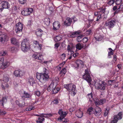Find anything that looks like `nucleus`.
I'll use <instances>...</instances> for the list:
<instances>
[{
  "label": "nucleus",
  "mask_w": 123,
  "mask_h": 123,
  "mask_svg": "<svg viewBox=\"0 0 123 123\" xmlns=\"http://www.w3.org/2000/svg\"><path fill=\"white\" fill-rule=\"evenodd\" d=\"M82 78L83 79L86 81L90 85H92L95 86L97 89H100L102 91H104L105 89L106 85L105 83L102 81H99L98 82L97 80H95L93 81L92 84L91 83L92 79L88 68H87L85 70V73L83 75Z\"/></svg>",
  "instance_id": "nucleus-1"
},
{
  "label": "nucleus",
  "mask_w": 123,
  "mask_h": 123,
  "mask_svg": "<svg viewBox=\"0 0 123 123\" xmlns=\"http://www.w3.org/2000/svg\"><path fill=\"white\" fill-rule=\"evenodd\" d=\"M64 86L67 91L70 90V92L71 95L74 96L76 94V93L75 92L76 89L75 85L73 84H64Z\"/></svg>",
  "instance_id": "nucleus-2"
},
{
  "label": "nucleus",
  "mask_w": 123,
  "mask_h": 123,
  "mask_svg": "<svg viewBox=\"0 0 123 123\" xmlns=\"http://www.w3.org/2000/svg\"><path fill=\"white\" fill-rule=\"evenodd\" d=\"M30 48L29 41L27 39L23 40L21 43V48L24 52L27 51Z\"/></svg>",
  "instance_id": "nucleus-3"
},
{
  "label": "nucleus",
  "mask_w": 123,
  "mask_h": 123,
  "mask_svg": "<svg viewBox=\"0 0 123 123\" xmlns=\"http://www.w3.org/2000/svg\"><path fill=\"white\" fill-rule=\"evenodd\" d=\"M36 77L40 82L43 83H45L49 79V76L40 74V75H37Z\"/></svg>",
  "instance_id": "nucleus-4"
},
{
  "label": "nucleus",
  "mask_w": 123,
  "mask_h": 123,
  "mask_svg": "<svg viewBox=\"0 0 123 123\" xmlns=\"http://www.w3.org/2000/svg\"><path fill=\"white\" fill-rule=\"evenodd\" d=\"M122 112H120L117 115L114 116L111 119L110 123H117L118 120L122 119Z\"/></svg>",
  "instance_id": "nucleus-5"
},
{
  "label": "nucleus",
  "mask_w": 123,
  "mask_h": 123,
  "mask_svg": "<svg viewBox=\"0 0 123 123\" xmlns=\"http://www.w3.org/2000/svg\"><path fill=\"white\" fill-rule=\"evenodd\" d=\"M116 23V21L114 20H109L105 21V26H108V28L111 30L115 26Z\"/></svg>",
  "instance_id": "nucleus-6"
},
{
  "label": "nucleus",
  "mask_w": 123,
  "mask_h": 123,
  "mask_svg": "<svg viewBox=\"0 0 123 123\" xmlns=\"http://www.w3.org/2000/svg\"><path fill=\"white\" fill-rule=\"evenodd\" d=\"M9 78L7 76H4L3 79L2 84L1 85V86L3 89L5 90L6 88H8L9 85L7 82L9 80Z\"/></svg>",
  "instance_id": "nucleus-7"
},
{
  "label": "nucleus",
  "mask_w": 123,
  "mask_h": 123,
  "mask_svg": "<svg viewBox=\"0 0 123 123\" xmlns=\"http://www.w3.org/2000/svg\"><path fill=\"white\" fill-rule=\"evenodd\" d=\"M32 57L35 59L39 60L38 61L41 63L42 62L43 59V56L39 53H35L32 55Z\"/></svg>",
  "instance_id": "nucleus-8"
},
{
  "label": "nucleus",
  "mask_w": 123,
  "mask_h": 123,
  "mask_svg": "<svg viewBox=\"0 0 123 123\" xmlns=\"http://www.w3.org/2000/svg\"><path fill=\"white\" fill-rule=\"evenodd\" d=\"M49 116L51 117L52 116L51 114H41L42 116L39 117L37 121V123H41L44 121L45 119L43 117H46L45 116Z\"/></svg>",
  "instance_id": "nucleus-9"
},
{
  "label": "nucleus",
  "mask_w": 123,
  "mask_h": 123,
  "mask_svg": "<svg viewBox=\"0 0 123 123\" xmlns=\"http://www.w3.org/2000/svg\"><path fill=\"white\" fill-rule=\"evenodd\" d=\"M23 25L19 22L16 24L15 31L16 33H19L22 31Z\"/></svg>",
  "instance_id": "nucleus-10"
},
{
  "label": "nucleus",
  "mask_w": 123,
  "mask_h": 123,
  "mask_svg": "<svg viewBox=\"0 0 123 123\" xmlns=\"http://www.w3.org/2000/svg\"><path fill=\"white\" fill-rule=\"evenodd\" d=\"M33 11V9L32 8H25L24 10L22 11V14L24 16L28 15L32 12Z\"/></svg>",
  "instance_id": "nucleus-11"
},
{
  "label": "nucleus",
  "mask_w": 123,
  "mask_h": 123,
  "mask_svg": "<svg viewBox=\"0 0 123 123\" xmlns=\"http://www.w3.org/2000/svg\"><path fill=\"white\" fill-rule=\"evenodd\" d=\"M95 100H94V102L95 105L97 106L99 105L105 103L106 101V99L105 98L101 99L99 101L97 98H95Z\"/></svg>",
  "instance_id": "nucleus-12"
},
{
  "label": "nucleus",
  "mask_w": 123,
  "mask_h": 123,
  "mask_svg": "<svg viewBox=\"0 0 123 123\" xmlns=\"http://www.w3.org/2000/svg\"><path fill=\"white\" fill-rule=\"evenodd\" d=\"M0 62L2 63V66L0 67V68L4 69L7 68L9 65V63L7 61H6L5 62H4V58L2 57H0Z\"/></svg>",
  "instance_id": "nucleus-13"
},
{
  "label": "nucleus",
  "mask_w": 123,
  "mask_h": 123,
  "mask_svg": "<svg viewBox=\"0 0 123 123\" xmlns=\"http://www.w3.org/2000/svg\"><path fill=\"white\" fill-rule=\"evenodd\" d=\"M73 19L69 17H67L64 21V24L66 26H70L72 22Z\"/></svg>",
  "instance_id": "nucleus-14"
},
{
  "label": "nucleus",
  "mask_w": 123,
  "mask_h": 123,
  "mask_svg": "<svg viewBox=\"0 0 123 123\" xmlns=\"http://www.w3.org/2000/svg\"><path fill=\"white\" fill-rule=\"evenodd\" d=\"M83 62L80 59L76 60L74 64V67L77 69L79 68L80 65H83Z\"/></svg>",
  "instance_id": "nucleus-15"
},
{
  "label": "nucleus",
  "mask_w": 123,
  "mask_h": 123,
  "mask_svg": "<svg viewBox=\"0 0 123 123\" xmlns=\"http://www.w3.org/2000/svg\"><path fill=\"white\" fill-rule=\"evenodd\" d=\"M25 100L23 98H21L18 99V100H16V103L17 105L19 106L23 107L24 106L25 104Z\"/></svg>",
  "instance_id": "nucleus-16"
},
{
  "label": "nucleus",
  "mask_w": 123,
  "mask_h": 123,
  "mask_svg": "<svg viewBox=\"0 0 123 123\" xmlns=\"http://www.w3.org/2000/svg\"><path fill=\"white\" fill-rule=\"evenodd\" d=\"M61 26L60 23L57 21H55L53 23V29L55 31H56L58 30Z\"/></svg>",
  "instance_id": "nucleus-17"
},
{
  "label": "nucleus",
  "mask_w": 123,
  "mask_h": 123,
  "mask_svg": "<svg viewBox=\"0 0 123 123\" xmlns=\"http://www.w3.org/2000/svg\"><path fill=\"white\" fill-rule=\"evenodd\" d=\"M14 75L16 77H20L22 76L24 74L23 72L20 70H15L13 73Z\"/></svg>",
  "instance_id": "nucleus-18"
},
{
  "label": "nucleus",
  "mask_w": 123,
  "mask_h": 123,
  "mask_svg": "<svg viewBox=\"0 0 123 123\" xmlns=\"http://www.w3.org/2000/svg\"><path fill=\"white\" fill-rule=\"evenodd\" d=\"M95 112L94 113L95 116L98 117L100 116L101 113V111L100 108L97 107L95 109Z\"/></svg>",
  "instance_id": "nucleus-19"
},
{
  "label": "nucleus",
  "mask_w": 123,
  "mask_h": 123,
  "mask_svg": "<svg viewBox=\"0 0 123 123\" xmlns=\"http://www.w3.org/2000/svg\"><path fill=\"white\" fill-rule=\"evenodd\" d=\"M1 4L3 8H8L10 7V5L6 1H2Z\"/></svg>",
  "instance_id": "nucleus-20"
},
{
  "label": "nucleus",
  "mask_w": 123,
  "mask_h": 123,
  "mask_svg": "<svg viewBox=\"0 0 123 123\" xmlns=\"http://www.w3.org/2000/svg\"><path fill=\"white\" fill-rule=\"evenodd\" d=\"M58 113L60 115V116L58 119H61V118H64L66 116L67 114L66 112L63 111L62 109L59 110L58 112Z\"/></svg>",
  "instance_id": "nucleus-21"
},
{
  "label": "nucleus",
  "mask_w": 123,
  "mask_h": 123,
  "mask_svg": "<svg viewBox=\"0 0 123 123\" xmlns=\"http://www.w3.org/2000/svg\"><path fill=\"white\" fill-rule=\"evenodd\" d=\"M1 32L0 31V42L3 43H4L5 42H6L7 40V37L4 34H1Z\"/></svg>",
  "instance_id": "nucleus-22"
},
{
  "label": "nucleus",
  "mask_w": 123,
  "mask_h": 123,
  "mask_svg": "<svg viewBox=\"0 0 123 123\" xmlns=\"http://www.w3.org/2000/svg\"><path fill=\"white\" fill-rule=\"evenodd\" d=\"M56 84H54L52 82L47 88V90L48 92L52 90L54 88H55L56 86Z\"/></svg>",
  "instance_id": "nucleus-23"
},
{
  "label": "nucleus",
  "mask_w": 123,
  "mask_h": 123,
  "mask_svg": "<svg viewBox=\"0 0 123 123\" xmlns=\"http://www.w3.org/2000/svg\"><path fill=\"white\" fill-rule=\"evenodd\" d=\"M49 70L47 69L46 68H44L43 69L42 73H40V74L47 76H49Z\"/></svg>",
  "instance_id": "nucleus-24"
},
{
  "label": "nucleus",
  "mask_w": 123,
  "mask_h": 123,
  "mask_svg": "<svg viewBox=\"0 0 123 123\" xmlns=\"http://www.w3.org/2000/svg\"><path fill=\"white\" fill-rule=\"evenodd\" d=\"M11 43L13 44L19 46V43L17 42V40L15 38H12L11 39Z\"/></svg>",
  "instance_id": "nucleus-25"
},
{
  "label": "nucleus",
  "mask_w": 123,
  "mask_h": 123,
  "mask_svg": "<svg viewBox=\"0 0 123 123\" xmlns=\"http://www.w3.org/2000/svg\"><path fill=\"white\" fill-rule=\"evenodd\" d=\"M84 45L82 43H78L76 45V47L77 49L80 50L82 48H83Z\"/></svg>",
  "instance_id": "nucleus-26"
},
{
  "label": "nucleus",
  "mask_w": 123,
  "mask_h": 123,
  "mask_svg": "<svg viewBox=\"0 0 123 123\" xmlns=\"http://www.w3.org/2000/svg\"><path fill=\"white\" fill-rule=\"evenodd\" d=\"M83 113L82 111L79 110L76 112V116L79 118H81L82 116Z\"/></svg>",
  "instance_id": "nucleus-27"
},
{
  "label": "nucleus",
  "mask_w": 123,
  "mask_h": 123,
  "mask_svg": "<svg viewBox=\"0 0 123 123\" xmlns=\"http://www.w3.org/2000/svg\"><path fill=\"white\" fill-rule=\"evenodd\" d=\"M43 31L41 29H39L36 32L37 36L38 37H41L43 33Z\"/></svg>",
  "instance_id": "nucleus-28"
},
{
  "label": "nucleus",
  "mask_w": 123,
  "mask_h": 123,
  "mask_svg": "<svg viewBox=\"0 0 123 123\" xmlns=\"http://www.w3.org/2000/svg\"><path fill=\"white\" fill-rule=\"evenodd\" d=\"M108 49L110 51L108 52V56L109 58H110L111 57V55H113L114 54V51L111 48H109Z\"/></svg>",
  "instance_id": "nucleus-29"
},
{
  "label": "nucleus",
  "mask_w": 123,
  "mask_h": 123,
  "mask_svg": "<svg viewBox=\"0 0 123 123\" xmlns=\"http://www.w3.org/2000/svg\"><path fill=\"white\" fill-rule=\"evenodd\" d=\"M60 90V89L59 88L57 87L56 86L54 88V89L52 91V93L53 94H56Z\"/></svg>",
  "instance_id": "nucleus-30"
},
{
  "label": "nucleus",
  "mask_w": 123,
  "mask_h": 123,
  "mask_svg": "<svg viewBox=\"0 0 123 123\" xmlns=\"http://www.w3.org/2000/svg\"><path fill=\"white\" fill-rule=\"evenodd\" d=\"M87 96L88 97L89 100L91 102H92L93 101H94V100H95V98L94 99L93 98V94L92 92L88 94L87 95Z\"/></svg>",
  "instance_id": "nucleus-31"
},
{
  "label": "nucleus",
  "mask_w": 123,
  "mask_h": 123,
  "mask_svg": "<svg viewBox=\"0 0 123 123\" xmlns=\"http://www.w3.org/2000/svg\"><path fill=\"white\" fill-rule=\"evenodd\" d=\"M67 72L66 69L65 68H63L60 73V74L61 76H63Z\"/></svg>",
  "instance_id": "nucleus-32"
},
{
  "label": "nucleus",
  "mask_w": 123,
  "mask_h": 123,
  "mask_svg": "<svg viewBox=\"0 0 123 123\" xmlns=\"http://www.w3.org/2000/svg\"><path fill=\"white\" fill-rule=\"evenodd\" d=\"M28 82L31 86H33V84L35 83L34 79L32 77H30L29 78Z\"/></svg>",
  "instance_id": "nucleus-33"
},
{
  "label": "nucleus",
  "mask_w": 123,
  "mask_h": 123,
  "mask_svg": "<svg viewBox=\"0 0 123 123\" xmlns=\"http://www.w3.org/2000/svg\"><path fill=\"white\" fill-rule=\"evenodd\" d=\"M43 21L46 25H49L50 23V19L48 18H46L43 20Z\"/></svg>",
  "instance_id": "nucleus-34"
},
{
  "label": "nucleus",
  "mask_w": 123,
  "mask_h": 123,
  "mask_svg": "<svg viewBox=\"0 0 123 123\" xmlns=\"http://www.w3.org/2000/svg\"><path fill=\"white\" fill-rule=\"evenodd\" d=\"M106 9V8L104 6H102L99 9L100 10V11L99 12L101 13V14L104 13Z\"/></svg>",
  "instance_id": "nucleus-35"
},
{
  "label": "nucleus",
  "mask_w": 123,
  "mask_h": 123,
  "mask_svg": "<svg viewBox=\"0 0 123 123\" xmlns=\"http://www.w3.org/2000/svg\"><path fill=\"white\" fill-rule=\"evenodd\" d=\"M58 119V120H60V122H62L63 123H67L69 121L68 120L67 118H61V119Z\"/></svg>",
  "instance_id": "nucleus-36"
},
{
  "label": "nucleus",
  "mask_w": 123,
  "mask_h": 123,
  "mask_svg": "<svg viewBox=\"0 0 123 123\" xmlns=\"http://www.w3.org/2000/svg\"><path fill=\"white\" fill-rule=\"evenodd\" d=\"M62 38L60 36H56L54 38V40L55 42H57L59 41Z\"/></svg>",
  "instance_id": "nucleus-37"
},
{
  "label": "nucleus",
  "mask_w": 123,
  "mask_h": 123,
  "mask_svg": "<svg viewBox=\"0 0 123 123\" xmlns=\"http://www.w3.org/2000/svg\"><path fill=\"white\" fill-rule=\"evenodd\" d=\"M7 101V99L5 97H3L2 100H0V103L1 104L0 105L3 106V104L5 103Z\"/></svg>",
  "instance_id": "nucleus-38"
},
{
  "label": "nucleus",
  "mask_w": 123,
  "mask_h": 123,
  "mask_svg": "<svg viewBox=\"0 0 123 123\" xmlns=\"http://www.w3.org/2000/svg\"><path fill=\"white\" fill-rule=\"evenodd\" d=\"M59 80V78L57 77H55L53 79L52 82H53L54 84H56H56L58 83Z\"/></svg>",
  "instance_id": "nucleus-39"
},
{
  "label": "nucleus",
  "mask_w": 123,
  "mask_h": 123,
  "mask_svg": "<svg viewBox=\"0 0 123 123\" xmlns=\"http://www.w3.org/2000/svg\"><path fill=\"white\" fill-rule=\"evenodd\" d=\"M23 96L25 98H30L31 97V95L28 93L24 92Z\"/></svg>",
  "instance_id": "nucleus-40"
},
{
  "label": "nucleus",
  "mask_w": 123,
  "mask_h": 123,
  "mask_svg": "<svg viewBox=\"0 0 123 123\" xmlns=\"http://www.w3.org/2000/svg\"><path fill=\"white\" fill-rule=\"evenodd\" d=\"M35 108V107L31 106L27 108L26 109V110L28 111H30L34 109Z\"/></svg>",
  "instance_id": "nucleus-41"
},
{
  "label": "nucleus",
  "mask_w": 123,
  "mask_h": 123,
  "mask_svg": "<svg viewBox=\"0 0 123 123\" xmlns=\"http://www.w3.org/2000/svg\"><path fill=\"white\" fill-rule=\"evenodd\" d=\"M83 36L82 35L78 36L77 38V40L78 42L81 41L82 40Z\"/></svg>",
  "instance_id": "nucleus-42"
},
{
  "label": "nucleus",
  "mask_w": 123,
  "mask_h": 123,
  "mask_svg": "<svg viewBox=\"0 0 123 123\" xmlns=\"http://www.w3.org/2000/svg\"><path fill=\"white\" fill-rule=\"evenodd\" d=\"M93 108L92 107L89 108L87 110V112L89 115H90L91 114V113L93 111Z\"/></svg>",
  "instance_id": "nucleus-43"
},
{
  "label": "nucleus",
  "mask_w": 123,
  "mask_h": 123,
  "mask_svg": "<svg viewBox=\"0 0 123 123\" xmlns=\"http://www.w3.org/2000/svg\"><path fill=\"white\" fill-rule=\"evenodd\" d=\"M114 2L115 1L114 0H109L107 3V4L111 6L114 3Z\"/></svg>",
  "instance_id": "nucleus-44"
},
{
  "label": "nucleus",
  "mask_w": 123,
  "mask_h": 123,
  "mask_svg": "<svg viewBox=\"0 0 123 123\" xmlns=\"http://www.w3.org/2000/svg\"><path fill=\"white\" fill-rule=\"evenodd\" d=\"M95 38L97 41H100L102 40V37L101 36H99L98 37H95Z\"/></svg>",
  "instance_id": "nucleus-45"
},
{
  "label": "nucleus",
  "mask_w": 123,
  "mask_h": 123,
  "mask_svg": "<svg viewBox=\"0 0 123 123\" xmlns=\"http://www.w3.org/2000/svg\"><path fill=\"white\" fill-rule=\"evenodd\" d=\"M66 57V55L65 54L63 53L62 54L61 56V59L62 60H64L65 58Z\"/></svg>",
  "instance_id": "nucleus-46"
},
{
  "label": "nucleus",
  "mask_w": 123,
  "mask_h": 123,
  "mask_svg": "<svg viewBox=\"0 0 123 123\" xmlns=\"http://www.w3.org/2000/svg\"><path fill=\"white\" fill-rule=\"evenodd\" d=\"M117 58L116 55H113V62L115 63L117 61Z\"/></svg>",
  "instance_id": "nucleus-47"
},
{
  "label": "nucleus",
  "mask_w": 123,
  "mask_h": 123,
  "mask_svg": "<svg viewBox=\"0 0 123 123\" xmlns=\"http://www.w3.org/2000/svg\"><path fill=\"white\" fill-rule=\"evenodd\" d=\"M27 0H19V2L21 4H24L26 3Z\"/></svg>",
  "instance_id": "nucleus-48"
},
{
  "label": "nucleus",
  "mask_w": 123,
  "mask_h": 123,
  "mask_svg": "<svg viewBox=\"0 0 123 123\" xmlns=\"http://www.w3.org/2000/svg\"><path fill=\"white\" fill-rule=\"evenodd\" d=\"M122 2V0H117L116 1V4L117 5H119Z\"/></svg>",
  "instance_id": "nucleus-49"
},
{
  "label": "nucleus",
  "mask_w": 123,
  "mask_h": 123,
  "mask_svg": "<svg viewBox=\"0 0 123 123\" xmlns=\"http://www.w3.org/2000/svg\"><path fill=\"white\" fill-rule=\"evenodd\" d=\"M92 33V31L91 29H89L87 30L86 31V33L88 35H90Z\"/></svg>",
  "instance_id": "nucleus-50"
},
{
  "label": "nucleus",
  "mask_w": 123,
  "mask_h": 123,
  "mask_svg": "<svg viewBox=\"0 0 123 123\" xmlns=\"http://www.w3.org/2000/svg\"><path fill=\"white\" fill-rule=\"evenodd\" d=\"M109 112L108 110H107V109H106V110H105V112L104 114V116H106L108 115Z\"/></svg>",
  "instance_id": "nucleus-51"
},
{
  "label": "nucleus",
  "mask_w": 123,
  "mask_h": 123,
  "mask_svg": "<svg viewBox=\"0 0 123 123\" xmlns=\"http://www.w3.org/2000/svg\"><path fill=\"white\" fill-rule=\"evenodd\" d=\"M6 52L5 51H2L0 52V56H3L6 55Z\"/></svg>",
  "instance_id": "nucleus-52"
},
{
  "label": "nucleus",
  "mask_w": 123,
  "mask_h": 123,
  "mask_svg": "<svg viewBox=\"0 0 123 123\" xmlns=\"http://www.w3.org/2000/svg\"><path fill=\"white\" fill-rule=\"evenodd\" d=\"M53 102L54 104H58L59 103L58 100L57 99L55 98L54 100L53 101Z\"/></svg>",
  "instance_id": "nucleus-53"
},
{
  "label": "nucleus",
  "mask_w": 123,
  "mask_h": 123,
  "mask_svg": "<svg viewBox=\"0 0 123 123\" xmlns=\"http://www.w3.org/2000/svg\"><path fill=\"white\" fill-rule=\"evenodd\" d=\"M32 24V20H29L28 21L27 25L30 26Z\"/></svg>",
  "instance_id": "nucleus-54"
},
{
  "label": "nucleus",
  "mask_w": 123,
  "mask_h": 123,
  "mask_svg": "<svg viewBox=\"0 0 123 123\" xmlns=\"http://www.w3.org/2000/svg\"><path fill=\"white\" fill-rule=\"evenodd\" d=\"M75 34L77 35H81L82 33V32L80 31H76L74 32Z\"/></svg>",
  "instance_id": "nucleus-55"
},
{
  "label": "nucleus",
  "mask_w": 123,
  "mask_h": 123,
  "mask_svg": "<svg viewBox=\"0 0 123 123\" xmlns=\"http://www.w3.org/2000/svg\"><path fill=\"white\" fill-rule=\"evenodd\" d=\"M16 48L14 47H11L10 48V50L12 52H13L15 50Z\"/></svg>",
  "instance_id": "nucleus-56"
},
{
  "label": "nucleus",
  "mask_w": 123,
  "mask_h": 123,
  "mask_svg": "<svg viewBox=\"0 0 123 123\" xmlns=\"http://www.w3.org/2000/svg\"><path fill=\"white\" fill-rule=\"evenodd\" d=\"M101 14H99L98 15L97 17L96 21H98L99 19L101 18Z\"/></svg>",
  "instance_id": "nucleus-57"
},
{
  "label": "nucleus",
  "mask_w": 123,
  "mask_h": 123,
  "mask_svg": "<svg viewBox=\"0 0 123 123\" xmlns=\"http://www.w3.org/2000/svg\"><path fill=\"white\" fill-rule=\"evenodd\" d=\"M59 44L58 43H56L55 44V48L56 49H57L59 46Z\"/></svg>",
  "instance_id": "nucleus-58"
},
{
  "label": "nucleus",
  "mask_w": 123,
  "mask_h": 123,
  "mask_svg": "<svg viewBox=\"0 0 123 123\" xmlns=\"http://www.w3.org/2000/svg\"><path fill=\"white\" fill-rule=\"evenodd\" d=\"M35 94L37 96H39L40 94V92L39 91H36Z\"/></svg>",
  "instance_id": "nucleus-59"
},
{
  "label": "nucleus",
  "mask_w": 123,
  "mask_h": 123,
  "mask_svg": "<svg viewBox=\"0 0 123 123\" xmlns=\"http://www.w3.org/2000/svg\"><path fill=\"white\" fill-rule=\"evenodd\" d=\"M87 40V37H85L83 39V43L86 42Z\"/></svg>",
  "instance_id": "nucleus-60"
},
{
  "label": "nucleus",
  "mask_w": 123,
  "mask_h": 123,
  "mask_svg": "<svg viewBox=\"0 0 123 123\" xmlns=\"http://www.w3.org/2000/svg\"><path fill=\"white\" fill-rule=\"evenodd\" d=\"M118 8L120 9V10H123V4H121Z\"/></svg>",
  "instance_id": "nucleus-61"
},
{
  "label": "nucleus",
  "mask_w": 123,
  "mask_h": 123,
  "mask_svg": "<svg viewBox=\"0 0 123 123\" xmlns=\"http://www.w3.org/2000/svg\"><path fill=\"white\" fill-rule=\"evenodd\" d=\"M42 45L41 44L39 43L37 46L38 47V49L40 50H41L42 49Z\"/></svg>",
  "instance_id": "nucleus-62"
},
{
  "label": "nucleus",
  "mask_w": 123,
  "mask_h": 123,
  "mask_svg": "<svg viewBox=\"0 0 123 123\" xmlns=\"http://www.w3.org/2000/svg\"><path fill=\"white\" fill-rule=\"evenodd\" d=\"M79 55V53H76L74 54L73 55L74 57H76Z\"/></svg>",
  "instance_id": "nucleus-63"
},
{
  "label": "nucleus",
  "mask_w": 123,
  "mask_h": 123,
  "mask_svg": "<svg viewBox=\"0 0 123 123\" xmlns=\"http://www.w3.org/2000/svg\"><path fill=\"white\" fill-rule=\"evenodd\" d=\"M76 35L74 32L71 33L70 35V37H75V35Z\"/></svg>",
  "instance_id": "nucleus-64"
}]
</instances>
